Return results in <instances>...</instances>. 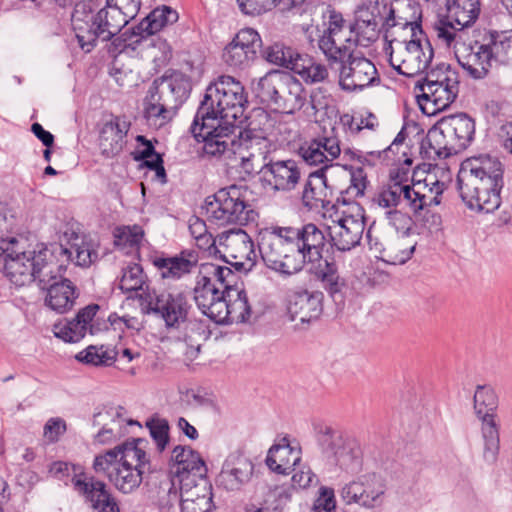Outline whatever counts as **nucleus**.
Returning <instances> with one entry per match:
<instances>
[{
    "label": "nucleus",
    "mask_w": 512,
    "mask_h": 512,
    "mask_svg": "<svg viewBox=\"0 0 512 512\" xmlns=\"http://www.w3.org/2000/svg\"><path fill=\"white\" fill-rule=\"evenodd\" d=\"M247 190L231 185L218 190L206 198L205 214L207 219L218 225H246L254 220L255 212L246 201Z\"/></svg>",
    "instance_id": "14"
},
{
    "label": "nucleus",
    "mask_w": 512,
    "mask_h": 512,
    "mask_svg": "<svg viewBox=\"0 0 512 512\" xmlns=\"http://www.w3.org/2000/svg\"><path fill=\"white\" fill-rule=\"evenodd\" d=\"M512 52V40L504 32L491 31L481 40L457 43L455 56L466 74L474 80L486 78L493 63H506Z\"/></svg>",
    "instance_id": "5"
},
{
    "label": "nucleus",
    "mask_w": 512,
    "mask_h": 512,
    "mask_svg": "<svg viewBox=\"0 0 512 512\" xmlns=\"http://www.w3.org/2000/svg\"><path fill=\"white\" fill-rule=\"evenodd\" d=\"M219 244L224 248L225 256L233 261L236 270L249 272L255 266L256 253L251 237L242 229L223 232Z\"/></svg>",
    "instance_id": "23"
},
{
    "label": "nucleus",
    "mask_w": 512,
    "mask_h": 512,
    "mask_svg": "<svg viewBox=\"0 0 512 512\" xmlns=\"http://www.w3.org/2000/svg\"><path fill=\"white\" fill-rule=\"evenodd\" d=\"M282 0H237L240 10L247 15H260L275 8Z\"/></svg>",
    "instance_id": "62"
},
{
    "label": "nucleus",
    "mask_w": 512,
    "mask_h": 512,
    "mask_svg": "<svg viewBox=\"0 0 512 512\" xmlns=\"http://www.w3.org/2000/svg\"><path fill=\"white\" fill-rule=\"evenodd\" d=\"M479 420L481 421V434L484 442V460L488 463H494L500 448L499 425L496 417L480 418Z\"/></svg>",
    "instance_id": "47"
},
{
    "label": "nucleus",
    "mask_w": 512,
    "mask_h": 512,
    "mask_svg": "<svg viewBox=\"0 0 512 512\" xmlns=\"http://www.w3.org/2000/svg\"><path fill=\"white\" fill-rule=\"evenodd\" d=\"M247 103L243 85L232 76H220L206 89L191 125L193 136L204 142L219 134L220 128L235 125Z\"/></svg>",
    "instance_id": "2"
},
{
    "label": "nucleus",
    "mask_w": 512,
    "mask_h": 512,
    "mask_svg": "<svg viewBox=\"0 0 512 512\" xmlns=\"http://www.w3.org/2000/svg\"><path fill=\"white\" fill-rule=\"evenodd\" d=\"M443 6L447 18L454 21L459 30L474 24L481 11L480 0H446Z\"/></svg>",
    "instance_id": "43"
},
{
    "label": "nucleus",
    "mask_w": 512,
    "mask_h": 512,
    "mask_svg": "<svg viewBox=\"0 0 512 512\" xmlns=\"http://www.w3.org/2000/svg\"><path fill=\"white\" fill-rule=\"evenodd\" d=\"M459 93V80L455 71L446 68L427 73L422 81H417L414 94L421 111L435 115L455 101Z\"/></svg>",
    "instance_id": "13"
},
{
    "label": "nucleus",
    "mask_w": 512,
    "mask_h": 512,
    "mask_svg": "<svg viewBox=\"0 0 512 512\" xmlns=\"http://www.w3.org/2000/svg\"><path fill=\"white\" fill-rule=\"evenodd\" d=\"M260 173L266 185L273 191L290 192L294 190L302 179L299 164L293 159L269 160Z\"/></svg>",
    "instance_id": "26"
},
{
    "label": "nucleus",
    "mask_w": 512,
    "mask_h": 512,
    "mask_svg": "<svg viewBox=\"0 0 512 512\" xmlns=\"http://www.w3.org/2000/svg\"><path fill=\"white\" fill-rule=\"evenodd\" d=\"M293 233L288 227L274 226L262 229L258 235V248L264 265L284 278L304 268Z\"/></svg>",
    "instance_id": "9"
},
{
    "label": "nucleus",
    "mask_w": 512,
    "mask_h": 512,
    "mask_svg": "<svg viewBox=\"0 0 512 512\" xmlns=\"http://www.w3.org/2000/svg\"><path fill=\"white\" fill-rule=\"evenodd\" d=\"M263 57L271 64L282 66L293 71L300 54L283 43H274L263 50Z\"/></svg>",
    "instance_id": "51"
},
{
    "label": "nucleus",
    "mask_w": 512,
    "mask_h": 512,
    "mask_svg": "<svg viewBox=\"0 0 512 512\" xmlns=\"http://www.w3.org/2000/svg\"><path fill=\"white\" fill-rule=\"evenodd\" d=\"M328 196L327 179L323 169L310 173L301 194L304 206L310 209L318 208L320 204L329 202Z\"/></svg>",
    "instance_id": "42"
},
{
    "label": "nucleus",
    "mask_w": 512,
    "mask_h": 512,
    "mask_svg": "<svg viewBox=\"0 0 512 512\" xmlns=\"http://www.w3.org/2000/svg\"><path fill=\"white\" fill-rule=\"evenodd\" d=\"M298 155L310 166L322 165L320 169H323L324 173L325 170L333 166V164L327 163V156L320 151V145L314 139L304 142L298 149Z\"/></svg>",
    "instance_id": "54"
},
{
    "label": "nucleus",
    "mask_w": 512,
    "mask_h": 512,
    "mask_svg": "<svg viewBox=\"0 0 512 512\" xmlns=\"http://www.w3.org/2000/svg\"><path fill=\"white\" fill-rule=\"evenodd\" d=\"M179 328L181 330L176 338L181 343L183 354L192 361L198 356L202 342L206 339L205 327L201 321L186 318Z\"/></svg>",
    "instance_id": "41"
},
{
    "label": "nucleus",
    "mask_w": 512,
    "mask_h": 512,
    "mask_svg": "<svg viewBox=\"0 0 512 512\" xmlns=\"http://www.w3.org/2000/svg\"><path fill=\"white\" fill-rule=\"evenodd\" d=\"M349 172L350 185L342 191L348 200L356 199L364 195V191L367 187V174L362 167L344 166Z\"/></svg>",
    "instance_id": "55"
},
{
    "label": "nucleus",
    "mask_w": 512,
    "mask_h": 512,
    "mask_svg": "<svg viewBox=\"0 0 512 512\" xmlns=\"http://www.w3.org/2000/svg\"><path fill=\"white\" fill-rule=\"evenodd\" d=\"M0 271L16 286H25L34 281L29 243L25 237H10L0 241Z\"/></svg>",
    "instance_id": "15"
},
{
    "label": "nucleus",
    "mask_w": 512,
    "mask_h": 512,
    "mask_svg": "<svg viewBox=\"0 0 512 512\" xmlns=\"http://www.w3.org/2000/svg\"><path fill=\"white\" fill-rule=\"evenodd\" d=\"M323 298L321 291L304 290L293 294L288 305L292 319H298L302 323L317 319L323 310Z\"/></svg>",
    "instance_id": "33"
},
{
    "label": "nucleus",
    "mask_w": 512,
    "mask_h": 512,
    "mask_svg": "<svg viewBox=\"0 0 512 512\" xmlns=\"http://www.w3.org/2000/svg\"><path fill=\"white\" fill-rule=\"evenodd\" d=\"M379 82L380 77L373 62L356 52L338 66V83L344 91H361Z\"/></svg>",
    "instance_id": "20"
},
{
    "label": "nucleus",
    "mask_w": 512,
    "mask_h": 512,
    "mask_svg": "<svg viewBox=\"0 0 512 512\" xmlns=\"http://www.w3.org/2000/svg\"><path fill=\"white\" fill-rule=\"evenodd\" d=\"M42 290H46L45 305L57 313L69 311L78 296L76 287L63 275L51 282L39 284Z\"/></svg>",
    "instance_id": "31"
},
{
    "label": "nucleus",
    "mask_w": 512,
    "mask_h": 512,
    "mask_svg": "<svg viewBox=\"0 0 512 512\" xmlns=\"http://www.w3.org/2000/svg\"><path fill=\"white\" fill-rule=\"evenodd\" d=\"M71 21L80 47L87 52L97 40L109 41L127 25L120 13L111 7L105 5L94 14L83 3L75 6Z\"/></svg>",
    "instance_id": "12"
},
{
    "label": "nucleus",
    "mask_w": 512,
    "mask_h": 512,
    "mask_svg": "<svg viewBox=\"0 0 512 512\" xmlns=\"http://www.w3.org/2000/svg\"><path fill=\"white\" fill-rule=\"evenodd\" d=\"M181 505L196 501L200 497L212 496V486L205 476L183 475L179 480Z\"/></svg>",
    "instance_id": "46"
},
{
    "label": "nucleus",
    "mask_w": 512,
    "mask_h": 512,
    "mask_svg": "<svg viewBox=\"0 0 512 512\" xmlns=\"http://www.w3.org/2000/svg\"><path fill=\"white\" fill-rule=\"evenodd\" d=\"M367 237L371 249L379 252L377 258L391 265H402L406 263L412 257L416 247V242L405 236L396 235L385 244L378 242L372 243L369 232Z\"/></svg>",
    "instance_id": "32"
},
{
    "label": "nucleus",
    "mask_w": 512,
    "mask_h": 512,
    "mask_svg": "<svg viewBox=\"0 0 512 512\" xmlns=\"http://www.w3.org/2000/svg\"><path fill=\"white\" fill-rule=\"evenodd\" d=\"M355 211L343 215L328 226L332 246L339 251H350L360 244L365 229L363 210L355 206Z\"/></svg>",
    "instance_id": "21"
},
{
    "label": "nucleus",
    "mask_w": 512,
    "mask_h": 512,
    "mask_svg": "<svg viewBox=\"0 0 512 512\" xmlns=\"http://www.w3.org/2000/svg\"><path fill=\"white\" fill-rule=\"evenodd\" d=\"M411 197H409V206L417 208L426 206H438L442 200V194L446 188L444 182H441L433 175H427L423 181L409 184Z\"/></svg>",
    "instance_id": "37"
},
{
    "label": "nucleus",
    "mask_w": 512,
    "mask_h": 512,
    "mask_svg": "<svg viewBox=\"0 0 512 512\" xmlns=\"http://www.w3.org/2000/svg\"><path fill=\"white\" fill-rule=\"evenodd\" d=\"M150 435L159 451H163L169 442V423L164 418H152L146 423Z\"/></svg>",
    "instance_id": "60"
},
{
    "label": "nucleus",
    "mask_w": 512,
    "mask_h": 512,
    "mask_svg": "<svg viewBox=\"0 0 512 512\" xmlns=\"http://www.w3.org/2000/svg\"><path fill=\"white\" fill-rule=\"evenodd\" d=\"M390 65L399 74L413 77L423 73L430 65L434 52L427 39L410 42L408 46L397 44L393 52H389Z\"/></svg>",
    "instance_id": "18"
},
{
    "label": "nucleus",
    "mask_w": 512,
    "mask_h": 512,
    "mask_svg": "<svg viewBox=\"0 0 512 512\" xmlns=\"http://www.w3.org/2000/svg\"><path fill=\"white\" fill-rule=\"evenodd\" d=\"M138 296L147 312L159 314L168 328H179L188 316L190 305L183 293L152 290Z\"/></svg>",
    "instance_id": "17"
},
{
    "label": "nucleus",
    "mask_w": 512,
    "mask_h": 512,
    "mask_svg": "<svg viewBox=\"0 0 512 512\" xmlns=\"http://www.w3.org/2000/svg\"><path fill=\"white\" fill-rule=\"evenodd\" d=\"M457 183L460 196L470 209L494 212L501 205L504 165L490 154L469 157L461 164Z\"/></svg>",
    "instance_id": "3"
},
{
    "label": "nucleus",
    "mask_w": 512,
    "mask_h": 512,
    "mask_svg": "<svg viewBox=\"0 0 512 512\" xmlns=\"http://www.w3.org/2000/svg\"><path fill=\"white\" fill-rule=\"evenodd\" d=\"M143 235L144 232L138 225L118 227L114 231V244L120 248H135L140 244Z\"/></svg>",
    "instance_id": "57"
},
{
    "label": "nucleus",
    "mask_w": 512,
    "mask_h": 512,
    "mask_svg": "<svg viewBox=\"0 0 512 512\" xmlns=\"http://www.w3.org/2000/svg\"><path fill=\"white\" fill-rule=\"evenodd\" d=\"M131 121L124 115H111L99 130V148L106 158L119 155L127 144Z\"/></svg>",
    "instance_id": "27"
},
{
    "label": "nucleus",
    "mask_w": 512,
    "mask_h": 512,
    "mask_svg": "<svg viewBox=\"0 0 512 512\" xmlns=\"http://www.w3.org/2000/svg\"><path fill=\"white\" fill-rule=\"evenodd\" d=\"M235 273L227 266L214 263L200 265L194 288V300L201 312L215 323L226 320L225 286L234 283Z\"/></svg>",
    "instance_id": "8"
},
{
    "label": "nucleus",
    "mask_w": 512,
    "mask_h": 512,
    "mask_svg": "<svg viewBox=\"0 0 512 512\" xmlns=\"http://www.w3.org/2000/svg\"><path fill=\"white\" fill-rule=\"evenodd\" d=\"M76 359L92 366H111L116 360V352L107 347L90 345L76 355Z\"/></svg>",
    "instance_id": "53"
},
{
    "label": "nucleus",
    "mask_w": 512,
    "mask_h": 512,
    "mask_svg": "<svg viewBox=\"0 0 512 512\" xmlns=\"http://www.w3.org/2000/svg\"><path fill=\"white\" fill-rule=\"evenodd\" d=\"M300 461V449L292 447L287 438H283L279 444L273 445L266 457L269 469L283 475L294 472Z\"/></svg>",
    "instance_id": "36"
},
{
    "label": "nucleus",
    "mask_w": 512,
    "mask_h": 512,
    "mask_svg": "<svg viewBox=\"0 0 512 512\" xmlns=\"http://www.w3.org/2000/svg\"><path fill=\"white\" fill-rule=\"evenodd\" d=\"M328 443L325 453L328 458L347 472H357L361 466V448L354 438L343 436L341 433L328 428L325 433Z\"/></svg>",
    "instance_id": "22"
},
{
    "label": "nucleus",
    "mask_w": 512,
    "mask_h": 512,
    "mask_svg": "<svg viewBox=\"0 0 512 512\" xmlns=\"http://www.w3.org/2000/svg\"><path fill=\"white\" fill-rule=\"evenodd\" d=\"M435 207L436 206H426L417 208L409 206L416 222L430 233L438 231L442 224L441 216L435 211Z\"/></svg>",
    "instance_id": "56"
},
{
    "label": "nucleus",
    "mask_w": 512,
    "mask_h": 512,
    "mask_svg": "<svg viewBox=\"0 0 512 512\" xmlns=\"http://www.w3.org/2000/svg\"><path fill=\"white\" fill-rule=\"evenodd\" d=\"M293 72L298 74L307 84L323 82L329 76L328 68L325 64L314 61L312 58L300 55L295 62Z\"/></svg>",
    "instance_id": "48"
},
{
    "label": "nucleus",
    "mask_w": 512,
    "mask_h": 512,
    "mask_svg": "<svg viewBox=\"0 0 512 512\" xmlns=\"http://www.w3.org/2000/svg\"><path fill=\"white\" fill-rule=\"evenodd\" d=\"M74 490L83 498L92 512H120L118 500L107 484L94 476L76 477Z\"/></svg>",
    "instance_id": "24"
},
{
    "label": "nucleus",
    "mask_w": 512,
    "mask_h": 512,
    "mask_svg": "<svg viewBox=\"0 0 512 512\" xmlns=\"http://www.w3.org/2000/svg\"><path fill=\"white\" fill-rule=\"evenodd\" d=\"M364 507L376 508L383 504L386 491V485L383 479L376 474H368L363 476Z\"/></svg>",
    "instance_id": "52"
},
{
    "label": "nucleus",
    "mask_w": 512,
    "mask_h": 512,
    "mask_svg": "<svg viewBox=\"0 0 512 512\" xmlns=\"http://www.w3.org/2000/svg\"><path fill=\"white\" fill-rule=\"evenodd\" d=\"M314 141L320 145V151H323V154L327 156L328 164H332L340 156L342 151L341 142L335 128H332L329 134L315 138Z\"/></svg>",
    "instance_id": "59"
},
{
    "label": "nucleus",
    "mask_w": 512,
    "mask_h": 512,
    "mask_svg": "<svg viewBox=\"0 0 512 512\" xmlns=\"http://www.w3.org/2000/svg\"><path fill=\"white\" fill-rule=\"evenodd\" d=\"M385 40L388 45L385 47L386 54L393 52L397 44L408 46L412 40L414 42L423 41L427 39L422 27L415 28L414 26H399L395 24L383 25Z\"/></svg>",
    "instance_id": "45"
},
{
    "label": "nucleus",
    "mask_w": 512,
    "mask_h": 512,
    "mask_svg": "<svg viewBox=\"0 0 512 512\" xmlns=\"http://www.w3.org/2000/svg\"><path fill=\"white\" fill-rule=\"evenodd\" d=\"M474 134L475 122L466 113L444 116L429 129L422 149L428 158L445 159L466 149Z\"/></svg>",
    "instance_id": "7"
},
{
    "label": "nucleus",
    "mask_w": 512,
    "mask_h": 512,
    "mask_svg": "<svg viewBox=\"0 0 512 512\" xmlns=\"http://www.w3.org/2000/svg\"><path fill=\"white\" fill-rule=\"evenodd\" d=\"M375 9L383 21L382 25L422 27L420 6L412 0H396L394 3L376 1Z\"/></svg>",
    "instance_id": "28"
},
{
    "label": "nucleus",
    "mask_w": 512,
    "mask_h": 512,
    "mask_svg": "<svg viewBox=\"0 0 512 512\" xmlns=\"http://www.w3.org/2000/svg\"><path fill=\"white\" fill-rule=\"evenodd\" d=\"M29 254L34 281L45 285L63 275L70 263L72 251L57 243H36L29 244Z\"/></svg>",
    "instance_id": "16"
},
{
    "label": "nucleus",
    "mask_w": 512,
    "mask_h": 512,
    "mask_svg": "<svg viewBox=\"0 0 512 512\" xmlns=\"http://www.w3.org/2000/svg\"><path fill=\"white\" fill-rule=\"evenodd\" d=\"M49 473L52 477L64 481L70 480L74 487V479L78 476L88 477L80 465L70 464L64 461H55L50 465Z\"/></svg>",
    "instance_id": "58"
},
{
    "label": "nucleus",
    "mask_w": 512,
    "mask_h": 512,
    "mask_svg": "<svg viewBox=\"0 0 512 512\" xmlns=\"http://www.w3.org/2000/svg\"><path fill=\"white\" fill-rule=\"evenodd\" d=\"M143 443L144 440L135 439L95 456L94 471L105 475L119 492L132 493L142 483L145 468L149 465L147 454L141 447Z\"/></svg>",
    "instance_id": "4"
},
{
    "label": "nucleus",
    "mask_w": 512,
    "mask_h": 512,
    "mask_svg": "<svg viewBox=\"0 0 512 512\" xmlns=\"http://www.w3.org/2000/svg\"><path fill=\"white\" fill-rule=\"evenodd\" d=\"M251 89L262 104L273 106L285 114L299 111L306 102L301 82L281 70H270L264 76L254 79Z\"/></svg>",
    "instance_id": "10"
},
{
    "label": "nucleus",
    "mask_w": 512,
    "mask_h": 512,
    "mask_svg": "<svg viewBox=\"0 0 512 512\" xmlns=\"http://www.w3.org/2000/svg\"><path fill=\"white\" fill-rule=\"evenodd\" d=\"M262 39L253 28L241 29L228 43L222 53L224 63L233 70H244L257 59Z\"/></svg>",
    "instance_id": "19"
},
{
    "label": "nucleus",
    "mask_w": 512,
    "mask_h": 512,
    "mask_svg": "<svg viewBox=\"0 0 512 512\" xmlns=\"http://www.w3.org/2000/svg\"><path fill=\"white\" fill-rule=\"evenodd\" d=\"M106 5L119 12L122 19L128 24L137 16L141 2L140 0H107Z\"/></svg>",
    "instance_id": "63"
},
{
    "label": "nucleus",
    "mask_w": 512,
    "mask_h": 512,
    "mask_svg": "<svg viewBox=\"0 0 512 512\" xmlns=\"http://www.w3.org/2000/svg\"><path fill=\"white\" fill-rule=\"evenodd\" d=\"M154 31L157 33L163 27L173 24L178 20V13L170 7L163 6L161 9H155L150 14Z\"/></svg>",
    "instance_id": "64"
},
{
    "label": "nucleus",
    "mask_w": 512,
    "mask_h": 512,
    "mask_svg": "<svg viewBox=\"0 0 512 512\" xmlns=\"http://www.w3.org/2000/svg\"><path fill=\"white\" fill-rule=\"evenodd\" d=\"M170 462L171 471L179 480L183 475L206 476L207 467L203 458L197 451L188 446L178 445L174 447Z\"/></svg>",
    "instance_id": "34"
},
{
    "label": "nucleus",
    "mask_w": 512,
    "mask_h": 512,
    "mask_svg": "<svg viewBox=\"0 0 512 512\" xmlns=\"http://www.w3.org/2000/svg\"><path fill=\"white\" fill-rule=\"evenodd\" d=\"M98 310L97 304L82 308L73 319L56 323L53 326L54 335L65 342H78L86 335L88 329L93 334L91 322Z\"/></svg>",
    "instance_id": "30"
},
{
    "label": "nucleus",
    "mask_w": 512,
    "mask_h": 512,
    "mask_svg": "<svg viewBox=\"0 0 512 512\" xmlns=\"http://www.w3.org/2000/svg\"><path fill=\"white\" fill-rule=\"evenodd\" d=\"M498 397L493 388L477 386L474 394V411L478 419L496 417Z\"/></svg>",
    "instance_id": "50"
},
{
    "label": "nucleus",
    "mask_w": 512,
    "mask_h": 512,
    "mask_svg": "<svg viewBox=\"0 0 512 512\" xmlns=\"http://www.w3.org/2000/svg\"><path fill=\"white\" fill-rule=\"evenodd\" d=\"M225 290L227 294L225 298L227 315L224 323L244 322L251 314L246 292L236 287L234 283L225 286Z\"/></svg>",
    "instance_id": "44"
},
{
    "label": "nucleus",
    "mask_w": 512,
    "mask_h": 512,
    "mask_svg": "<svg viewBox=\"0 0 512 512\" xmlns=\"http://www.w3.org/2000/svg\"><path fill=\"white\" fill-rule=\"evenodd\" d=\"M293 231V240L298 248L302 264L307 262H316L322 258L323 248L326 244L324 230L313 223L305 224L301 227L288 226Z\"/></svg>",
    "instance_id": "29"
},
{
    "label": "nucleus",
    "mask_w": 512,
    "mask_h": 512,
    "mask_svg": "<svg viewBox=\"0 0 512 512\" xmlns=\"http://www.w3.org/2000/svg\"><path fill=\"white\" fill-rule=\"evenodd\" d=\"M191 84L183 74L155 79L145 98L144 115L151 127H163L187 99Z\"/></svg>",
    "instance_id": "11"
},
{
    "label": "nucleus",
    "mask_w": 512,
    "mask_h": 512,
    "mask_svg": "<svg viewBox=\"0 0 512 512\" xmlns=\"http://www.w3.org/2000/svg\"><path fill=\"white\" fill-rule=\"evenodd\" d=\"M119 288L124 293L138 292L143 294L151 291L146 284V275L141 265L133 263L122 269V275L119 281Z\"/></svg>",
    "instance_id": "49"
},
{
    "label": "nucleus",
    "mask_w": 512,
    "mask_h": 512,
    "mask_svg": "<svg viewBox=\"0 0 512 512\" xmlns=\"http://www.w3.org/2000/svg\"><path fill=\"white\" fill-rule=\"evenodd\" d=\"M272 122L265 111H259L256 118L241 130L236 125L219 129V134L203 142V152L209 157L225 160H240V167L248 174L260 173L268 164V157L274 150L268 131Z\"/></svg>",
    "instance_id": "1"
},
{
    "label": "nucleus",
    "mask_w": 512,
    "mask_h": 512,
    "mask_svg": "<svg viewBox=\"0 0 512 512\" xmlns=\"http://www.w3.org/2000/svg\"><path fill=\"white\" fill-rule=\"evenodd\" d=\"M154 265L164 279L179 280L192 273L198 265V256L192 250H183L171 257H158Z\"/></svg>",
    "instance_id": "35"
},
{
    "label": "nucleus",
    "mask_w": 512,
    "mask_h": 512,
    "mask_svg": "<svg viewBox=\"0 0 512 512\" xmlns=\"http://www.w3.org/2000/svg\"><path fill=\"white\" fill-rule=\"evenodd\" d=\"M384 215L388 224L396 230L397 235L408 237L413 225L411 216L398 209L387 210Z\"/></svg>",
    "instance_id": "61"
},
{
    "label": "nucleus",
    "mask_w": 512,
    "mask_h": 512,
    "mask_svg": "<svg viewBox=\"0 0 512 512\" xmlns=\"http://www.w3.org/2000/svg\"><path fill=\"white\" fill-rule=\"evenodd\" d=\"M254 463L243 451L231 452L222 464L216 483L226 491H238L250 482Z\"/></svg>",
    "instance_id": "25"
},
{
    "label": "nucleus",
    "mask_w": 512,
    "mask_h": 512,
    "mask_svg": "<svg viewBox=\"0 0 512 512\" xmlns=\"http://www.w3.org/2000/svg\"><path fill=\"white\" fill-rule=\"evenodd\" d=\"M122 410L121 407L111 408L94 414L93 425L101 426L94 438L97 443L108 444L122 436L124 426Z\"/></svg>",
    "instance_id": "38"
},
{
    "label": "nucleus",
    "mask_w": 512,
    "mask_h": 512,
    "mask_svg": "<svg viewBox=\"0 0 512 512\" xmlns=\"http://www.w3.org/2000/svg\"><path fill=\"white\" fill-rule=\"evenodd\" d=\"M315 278L321 287L329 294L336 304L344 302L347 284L339 275L337 264L334 261L324 260L315 270Z\"/></svg>",
    "instance_id": "39"
},
{
    "label": "nucleus",
    "mask_w": 512,
    "mask_h": 512,
    "mask_svg": "<svg viewBox=\"0 0 512 512\" xmlns=\"http://www.w3.org/2000/svg\"><path fill=\"white\" fill-rule=\"evenodd\" d=\"M409 197H411L409 184L401 181L398 175L395 177L391 175L388 184L374 194L372 202L385 211L395 210L402 201H405L409 207Z\"/></svg>",
    "instance_id": "40"
},
{
    "label": "nucleus",
    "mask_w": 512,
    "mask_h": 512,
    "mask_svg": "<svg viewBox=\"0 0 512 512\" xmlns=\"http://www.w3.org/2000/svg\"><path fill=\"white\" fill-rule=\"evenodd\" d=\"M313 33L307 30V39L312 46L316 44L330 67L347 62L357 50L353 25L335 9L326 10L322 26H316L315 36Z\"/></svg>",
    "instance_id": "6"
}]
</instances>
